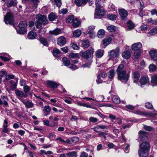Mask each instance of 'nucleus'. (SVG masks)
Instances as JSON below:
<instances>
[{
	"mask_svg": "<svg viewBox=\"0 0 157 157\" xmlns=\"http://www.w3.org/2000/svg\"><path fill=\"white\" fill-rule=\"evenodd\" d=\"M99 1H96L95 2L96 6L95 10L97 11L95 13V16L94 17L95 18H101L104 15L105 11L102 9H101L102 7Z\"/></svg>",
	"mask_w": 157,
	"mask_h": 157,
	"instance_id": "obj_1",
	"label": "nucleus"
},
{
	"mask_svg": "<svg viewBox=\"0 0 157 157\" xmlns=\"http://www.w3.org/2000/svg\"><path fill=\"white\" fill-rule=\"evenodd\" d=\"M94 49L92 47H90L89 49L85 51H81L79 54L84 59L87 60L92 59L93 55L94 52Z\"/></svg>",
	"mask_w": 157,
	"mask_h": 157,
	"instance_id": "obj_2",
	"label": "nucleus"
},
{
	"mask_svg": "<svg viewBox=\"0 0 157 157\" xmlns=\"http://www.w3.org/2000/svg\"><path fill=\"white\" fill-rule=\"evenodd\" d=\"M117 74L118 79L122 82L126 83L128 82L130 76L129 74L127 73L126 71H124Z\"/></svg>",
	"mask_w": 157,
	"mask_h": 157,
	"instance_id": "obj_3",
	"label": "nucleus"
},
{
	"mask_svg": "<svg viewBox=\"0 0 157 157\" xmlns=\"http://www.w3.org/2000/svg\"><path fill=\"white\" fill-rule=\"evenodd\" d=\"M4 21L6 24H9L14 25V21L13 15L10 13H8L4 16Z\"/></svg>",
	"mask_w": 157,
	"mask_h": 157,
	"instance_id": "obj_4",
	"label": "nucleus"
},
{
	"mask_svg": "<svg viewBox=\"0 0 157 157\" xmlns=\"http://www.w3.org/2000/svg\"><path fill=\"white\" fill-rule=\"evenodd\" d=\"M118 12L121 20L124 21H126L128 19L127 17L128 13L127 11L124 9H121L119 10Z\"/></svg>",
	"mask_w": 157,
	"mask_h": 157,
	"instance_id": "obj_5",
	"label": "nucleus"
},
{
	"mask_svg": "<svg viewBox=\"0 0 157 157\" xmlns=\"http://www.w3.org/2000/svg\"><path fill=\"white\" fill-rule=\"evenodd\" d=\"M37 20L41 23L43 25H45L48 23L46 16L39 14L37 16Z\"/></svg>",
	"mask_w": 157,
	"mask_h": 157,
	"instance_id": "obj_6",
	"label": "nucleus"
},
{
	"mask_svg": "<svg viewBox=\"0 0 157 157\" xmlns=\"http://www.w3.org/2000/svg\"><path fill=\"white\" fill-rule=\"evenodd\" d=\"M139 139L141 141L148 139V133L146 132L143 131H140L139 132Z\"/></svg>",
	"mask_w": 157,
	"mask_h": 157,
	"instance_id": "obj_7",
	"label": "nucleus"
},
{
	"mask_svg": "<svg viewBox=\"0 0 157 157\" xmlns=\"http://www.w3.org/2000/svg\"><path fill=\"white\" fill-rule=\"evenodd\" d=\"M140 147L139 150L149 151L150 149L149 143L147 141L143 142L140 144Z\"/></svg>",
	"mask_w": 157,
	"mask_h": 157,
	"instance_id": "obj_8",
	"label": "nucleus"
},
{
	"mask_svg": "<svg viewBox=\"0 0 157 157\" xmlns=\"http://www.w3.org/2000/svg\"><path fill=\"white\" fill-rule=\"evenodd\" d=\"M120 49L117 47L115 50H111L109 52V56L110 58L118 57L119 55Z\"/></svg>",
	"mask_w": 157,
	"mask_h": 157,
	"instance_id": "obj_9",
	"label": "nucleus"
},
{
	"mask_svg": "<svg viewBox=\"0 0 157 157\" xmlns=\"http://www.w3.org/2000/svg\"><path fill=\"white\" fill-rule=\"evenodd\" d=\"M149 54L151 58L154 61H157V51L155 49L151 50Z\"/></svg>",
	"mask_w": 157,
	"mask_h": 157,
	"instance_id": "obj_10",
	"label": "nucleus"
},
{
	"mask_svg": "<svg viewBox=\"0 0 157 157\" xmlns=\"http://www.w3.org/2000/svg\"><path fill=\"white\" fill-rule=\"evenodd\" d=\"M140 77V74L139 72L137 71H134L132 73V77L135 83H137Z\"/></svg>",
	"mask_w": 157,
	"mask_h": 157,
	"instance_id": "obj_11",
	"label": "nucleus"
},
{
	"mask_svg": "<svg viewBox=\"0 0 157 157\" xmlns=\"http://www.w3.org/2000/svg\"><path fill=\"white\" fill-rule=\"evenodd\" d=\"M46 84L48 87L53 89L57 88L59 86V84L58 83L55 82L51 81H47Z\"/></svg>",
	"mask_w": 157,
	"mask_h": 157,
	"instance_id": "obj_12",
	"label": "nucleus"
},
{
	"mask_svg": "<svg viewBox=\"0 0 157 157\" xmlns=\"http://www.w3.org/2000/svg\"><path fill=\"white\" fill-rule=\"evenodd\" d=\"M142 44L140 42H137L133 44L132 46V49L133 51H138L142 48Z\"/></svg>",
	"mask_w": 157,
	"mask_h": 157,
	"instance_id": "obj_13",
	"label": "nucleus"
},
{
	"mask_svg": "<svg viewBox=\"0 0 157 157\" xmlns=\"http://www.w3.org/2000/svg\"><path fill=\"white\" fill-rule=\"evenodd\" d=\"M58 45L60 46H63L66 43V39L63 36H60L59 37L57 40Z\"/></svg>",
	"mask_w": 157,
	"mask_h": 157,
	"instance_id": "obj_14",
	"label": "nucleus"
},
{
	"mask_svg": "<svg viewBox=\"0 0 157 157\" xmlns=\"http://www.w3.org/2000/svg\"><path fill=\"white\" fill-rule=\"evenodd\" d=\"M149 79L146 76H142L139 81L141 85H144L149 83Z\"/></svg>",
	"mask_w": 157,
	"mask_h": 157,
	"instance_id": "obj_15",
	"label": "nucleus"
},
{
	"mask_svg": "<svg viewBox=\"0 0 157 157\" xmlns=\"http://www.w3.org/2000/svg\"><path fill=\"white\" fill-rule=\"evenodd\" d=\"M15 93L18 98L22 97L26 98L28 96L27 94H25L23 91H20L18 90H15Z\"/></svg>",
	"mask_w": 157,
	"mask_h": 157,
	"instance_id": "obj_16",
	"label": "nucleus"
},
{
	"mask_svg": "<svg viewBox=\"0 0 157 157\" xmlns=\"http://www.w3.org/2000/svg\"><path fill=\"white\" fill-rule=\"evenodd\" d=\"M62 33L61 30L59 29H56L53 30L49 31V33L51 35H57Z\"/></svg>",
	"mask_w": 157,
	"mask_h": 157,
	"instance_id": "obj_17",
	"label": "nucleus"
},
{
	"mask_svg": "<svg viewBox=\"0 0 157 157\" xmlns=\"http://www.w3.org/2000/svg\"><path fill=\"white\" fill-rule=\"evenodd\" d=\"M149 151L139 150L138 154L140 157H146L148 154Z\"/></svg>",
	"mask_w": 157,
	"mask_h": 157,
	"instance_id": "obj_18",
	"label": "nucleus"
},
{
	"mask_svg": "<svg viewBox=\"0 0 157 157\" xmlns=\"http://www.w3.org/2000/svg\"><path fill=\"white\" fill-rule=\"evenodd\" d=\"M48 18L49 20L52 21L57 19L58 16L55 13L52 12L49 14Z\"/></svg>",
	"mask_w": 157,
	"mask_h": 157,
	"instance_id": "obj_19",
	"label": "nucleus"
},
{
	"mask_svg": "<svg viewBox=\"0 0 157 157\" xmlns=\"http://www.w3.org/2000/svg\"><path fill=\"white\" fill-rule=\"evenodd\" d=\"M81 43L82 47L85 48H88L90 45L89 41L87 39L82 40Z\"/></svg>",
	"mask_w": 157,
	"mask_h": 157,
	"instance_id": "obj_20",
	"label": "nucleus"
},
{
	"mask_svg": "<svg viewBox=\"0 0 157 157\" xmlns=\"http://www.w3.org/2000/svg\"><path fill=\"white\" fill-rule=\"evenodd\" d=\"M104 51L103 50L99 49L95 52V56L97 58H101L104 55Z\"/></svg>",
	"mask_w": 157,
	"mask_h": 157,
	"instance_id": "obj_21",
	"label": "nucleus"
},
{
	"mask_svg": "<svg viewBox=\"0 0 157 157\" xmlns=\"http://www.w3.org/2000/svg\"><path fill=\"white\" fill-rule=\"evenodd\" d=\"M135 113L141 115H144L146 116H152L153 115L151 113L142 112L139 110H136L135 111Z\"/></svg>",
	"mask_w": 157,
	"mask_h": 157,
	"instance_id": "obj_22",
	"label": "nucleus"
},
{
	"mask_svg": "<svg viewBox=\"0 0 157 157\" xmlns=\"http://www.w3.org/2000/svg\"><path fill=\"white\" fill-rule=\"evenodd\" d=\"M37 36V34L35 32L32 31H30L28 34L29 39H35Z\"/></svg>",
	"mask_w": 157,
	"mask_h": 157,
	"instance_id": "obj_23",
	"label": "nucleus"
},
{
	"mask_svg": "<svg viewBox=\"0 0 157 157\" xmlns=\"http://www.w3.org/2000/svg\"><path fill=\"white\" fill-rule=\"evenodd\" d=\"M113 102L116 104H119L121 102L120 98L117 95H114L112 98Z\"/></svg>",
	"mask_w": 157,
	"mask_h": 157,
	"instance_id": "obj_24",
	"label": "nucleus"
},
{
	"mask_svg": "<svg viewBox=\"0 0 157 157\" xmlns=\"http://www.w3.org/2000/svg\"><path fill=\"white\" fill-rule=\"evenodd\" d=\"M122 56L126 59H129L131 56L130 52L128 51H125L122 53Z\"/></svg>",
	"mask_w": 157,
	"mask_h": 157,
	"instance_id": "obj_25",
	"label": "nucleus"
},
{
	"mask_svg": "<svg viewBox=\"0 0 157 157\" xmlns=\"http://www.w3.org/2000/svg\"><path fill=\"white\" fill-rule=\"evenodd\" d=\"M18 78L16 79V82H15L13 80H10V83L11 85L10 88L11 89L14 90L16 89L17 85L18 82Z\"/></svg>",
	"mask_w": 157,
	"mask_h": 157,
	"instance_id": "obj_26",
	"label": "nucleus"
},
{
	"mask_svg": "<svg viewBox=\"0 0 157 157\" xmlns=\"http://www.w3.org/2000/svg\"><path fill=\"white\" fill-rule=\"evenodd\" d=\"M157 33V26L152 29L147 33V36L149 37L154 36Z\"/></svg>",
	"mask_w": 157,
	"mask_h": 157,
	"instance_id": "obj_27",
	"label": "nucleus"
},
{
	"mask_svg": "<svg viewBox=\"0 0 157 157\" xmlns=\"http://www.w3.org/2000/svg\"><path fill=\"white\" fill-rule=\"evenodd\" d=\"M107 29L109 32H114L117 30L118 28L115 26L111 25L109 26Z\"/></svg>",
	"mask_w": 157,
	"mask_h": 157,
	"instance_id": "obj_28",
	"label": "nucleus"
},
{
	"mask_svg": "<svg viewBox=\"0 0 157 157\" xmlns=\"http://www.w3.org/2000/svg\"><path fill=\"white\" fill-rule=\"evenodd\" d=\"M88 1H75V3L78 6H80L85 5L87 2Z\"/></svg>",
	"mask_w": 157,
	"mask_h": 157,
	"instance_id": "obj_29",
	"label": "nucleus"
},
{
	"mask_svg": "<svg viewBox=\"0 0 157 157\" xmlns=\"http://www.w3.org/2000/svg\"><path fill=\"white\" fill-rule=\"evenodd\" d=\"M124 65L123 64H120L117 67L116 70L117 74L122 73L124 71H126L125 70H124Z\"/></svg>",
	"mask_w": 157,
	"mask_h": 157,
	"instance_id": "obj_30",
	"label": "nucleus"
},
{
	"mask_svg": "<svg viewBox=\"0 0 157 157\" xmlns=\"http://www.w3.org/2000/svg\"><path fill=\"white\" fill-rule=\"evenodd\" d=\"M39 40L44 46H47L48 44L47 40L45 38L42 36L40 37Z\"/></svg>",
	"mask_w": 157,
	"mask_h": 157,
	"instance_id": "obj_31",
	"label": "nucleus"
},
{
	"mask_svg": "<svg viewBox=\"0 0 157 157\" xmlns=\"http://www.w3.org/2000/svg\"><path fill=\"white\" fill-rule=\"evenodd\" d=\"M111 40L112 39L110 37H108L102 40V42L104 45L106 46L110 43Z\"/></svg>",
	"mask_w": 157,
	"mask_h": 157,
	"instance_id": "obj_32",
	"label": "nucleus"
},
{
	"mask_svg": "<svg viewBox=\"0 0 157 157\" xmlns=\"http://www.w3.org/2000/svg\"><path fill=\"white\" fill-rule=\"evenodd\" d=\"M17 4V2L14 1H8L6 2V6L7 7H9L12 6H15Z\"/></svg>",
	"mask_w": 157,
	"mask_h": 157,
	"instance_id": "obj_33",
	"label": "nucleus"
},
{
	"mask_svg": "<svg viewBox=\"0 0 157 157\" xmlns=\"http://www.w3.org/2000/svg\"><path fill=\"white\" fill-rule=\"evenodd\" d=\"M62 61L65 66H68L70 65V60L67 58L63 57L62 59Z\"/></svg>",
	"mask_w": 157,
	"mask_h": 157,
	"instance_id": "obj_34",
	"label": "nucleus"
},
{
	"mask_svg": "<svg viewBox=\"0 0 157 157\" xmlns=\"http://www.w3.org/2000/svg\"><path fill=\"white\" fill-rule=\"evenodd\" d=\"M27 24L26 21H22L20 22L19 24V27L20 29H26Z\"/></svg>",
	"mask_w": 157,
	"mask_h": 157,
	"instance_id": "obj_35",
	"label": "nucleus"
},
{
	"mask_svg": "<svg viewBox=\"0 0 157 157\" xmlns=\"http://www.w3.org/2000/svg\"><path fill=\"white\" fill-rule=\"evenodd\" d=\"M127 23L129 30H132L134 28L135 25L131 21H128Z\"/></svg>",
	"mask_w": 157,
	"mask_h": 157,
	"instance_id": "obj_36",
	"label": "nucleus"
},
{
	"mask_svg": "<svg viewBox=\"0 0 157 157\" xmlns=\"http://www.w3.org/2000/svg\"><path fill=\"white\" fill-rule=\"evenodd\" d=\"M105 31L103 29H100L98 32L97 36L99 38H103L105 35Z\"/></svg>",
	"mask_w": 157,
	"mask_h": 157,
	"instance_id": "obj_37",
	"label": "nucleus"
},
{
	"mask_svg": "<svg viewBox=\"0 0 157 157\" xmlns=\"http://www.w3.org/2000/svg\"><path fill=\"white\" fill-rule=\"evenodd\" d=\"M72 25L74 28L78 27L80 25V23L79 21L76 18L74 19L72 21Z\"/></svg>",
	"mask_w": 157,
	"mask_h": 157,
	"instance_id": "obj_38",
	"label": "nucleus"
},
{
	"mask_svg": "<svg viewBox=\"0 0 157 157\" xmlns=\"http://www.w3.org/2000/svg\"><path fill=\"white\" fill-rule=\"evenodd\" d=\"M79 55L78 53H69L68 57L70 58L77 59L79 57Z\"/></svg>",
	"mask_w": 157,
	"mask_h": 157,
	"instance_id": "obj_39",
	"label": "nucleus"
},
{
	"mask_svg": "<svg viewBox=\"0 0 157 157\" xmlns=\"http://www.w3.org/2000/svg\"><path fill=\"white\" fill-rule=\"evenodd\" d=\"M66 155L69 157H77L78 156L77 152L75 151L67 153Z\"/></svg>",
	"mask_w": 157,
	"mask_h": 157,
	"instance_id": "obj_40",
	"label": "nucleus"
},
{
	"mask_svg": "<svg viewBox=\"0 0 157 157\" xmlns=\"http://www.w3.org/2000/svg\"><path fill=\"white\" fill-rule=\"evenodd\" d=\"M53 51V54L55 56H59L61 54L60 51L58 49H54Z\"/></svg>",
	"mask_w": 157,
	"mask_h": 157,
	"instance_id": "obj_41",
	"label": "nucleus"
},
{
	"mask_svg": "<svg viewBox=\"0 0 157 157\" xmlns=\"http://www.w3.org/2000/svg\"><path fill=\"white\" fill-rule=\"evenodd\" d=\"M107 17V18L110 20L112 21L115 20L117 18V16L115 14H108Z\"/></svg>",
	"mask_w": 157,
	"mask_h": 157,
	"instance_id": "obj_42",
	"label": "nucleus"
},
{
	"mask_svg": "<svg viewBox=\"0 0 157 157\" xmlns=\"http://www.w3.org/2000/svg\"><path fill=\"white\" fill-rule=\"evenodd\" d=\"M81 34V32L79 29L76 30L73 33V36L76 37H79Z\"/></svg>",
	"mask_w": 157,
	"mask_h": 157,
	"instance_id": "obj_43",
	"label": "nucleus"
},
{
	"mask_svg": "<svg viewBox=\"0 0 157 157\" xmlns=\"http://www.w3.org/2000/svg\"><path fill=\"white\" fill-rule=\"evenodd\" d=\"M25 105V107L27 108H32L34 106L33 104L29 101H26Z\"/></svg>",
	"mask_w": 157,
	"mask_h": 157,
	"instance_id": "obj_44",
	"label": "nucleus"
},
{
	"mask_svg": "<svg viewBox=\"0 0 157 157\" xmlns=\"http://www.w3.org/2000/svg\"><path fill=\"white\" fill-rule=\"evenodd\" d=\"M15 75L12 74L6 75L5 77V79L9 80L12 79H13L15 78Z\"/></svg>",
	"mask_w": 157,
	"mask_h": 157,
	"instance_id": "obj_45",
	"label": "nucleus"
},
{
	"mask_svg": "<svg viewBox=\"0 0 157 157\" xmlns=\"http://www.w3.org/2000/svg\"><path fill=\"white\" fill-rule=\"evenodd\" d=\"M115 73L113 70L109 71V72L108 77L110 79H113L115 75Z\"/></svg>",
	"mask_w": 157,
	"mask_h": 157,
	"instance_id": "obj_46",
	"label": "nucleus"
},
{
	"mask_svg": "<svg viewBox=\"0 0 157 157\" xmlns=\"http://www.w3.org/2000/svg\"><path fill=\"white\" fill-rule=\"evenodd\" d=\"M74 17L73 16H69L66 19V21L67 23H71L73 21Z\"/></svg>",
	"mask_w": 157,
	"mask_h": 157,
	"instance_id": "obj_47",
	"label": "nucleus"
},
{
	"mask_svg": "<svg viewBox=\"0 0 157 157\" xmlns=\"http://www.w3.org/2000/svg\"><path fill=\"white\" fill-rule=\"evenodd\" d=\"M140 4L141 6H140V8L139 9L140 12L138 14L140 17H143V16H144L143 13V10L144 7L143 4L142 5L141 4V2H140Z\"/></svg>",
	"mask_w": 157,
	"mask_h": 157,
	"instance_id": "obj_48",
	"label": "nucleus"
},
{
	"mask_svg": "<svg viewBox=\"0 0 157 157\" xmlns=\"http://www.w3.org/2000/svg\"><path fill=\"white\" fill-rule=\"evenodd\" d=\"M42 24L41 23L40 21H39L37 20H36L35 23V25L36 27L39 29H41Z\"/></svg>",
	"mask_w": 157,
	"mask_h": 157,
	"instance_id": "obj_49",
	"label": "nucleus"
},
{
	"mask_svg": "<svg viewBox=\"0 0 157 157\" xmlns=\"http://www.w3.org/2000/svg\"><path fill=\"white\" fill-rule=\"evenodd\" d=\"M52 4L56 5L58 7H60L61 5V1H52Z\"/></svg>",
	"mask_w": 157,
	"mask_h": 157,
	"instance_id": "obj_50",
	"label": "nucleus"
},
{
	"mask_svg": "<svg viewBox=\"0 0 157 157\" xmlns=\"http://www.w3.org/2000/svg\"><path fill=\"white\" fill-rule=\"evenodd\" d=\"M145 106L147 109H152L153 106L152 104L149 102H147L145 104Z\"/></svg>",
	"mask_w": 157,
	"mask_h": 157,
	"instance_id": "obj_51",
	"label": "nucleus"
},
{
	"mask_svg": "<svg viewBox=\"0 0 157 157\" xmlns=\"http://www.w3.org/2000/svg\"><path fill=\"white\" fill-rule=\"evenodd\" d=\"M30 1V3L31 4L33 5L34 8H36L38 5V1Z\"/></svg>",
	"mask_w": 157,
	"mask_h": 157,
	"instance_id": "obj_52",
	"label": "nucleus"
},
{
	"mask_svg": "<svg viewBox=\"0 0 157 157\" xmlns=\"http://www.w3.org/2000/svg\"><path fill=\"white\" fill-rule=\"evenodd\" d=\"M70 45L71 47L74 50H78L79 48V46L74 43H71Z\"/></svg>",
	"mask_w": 157,
	"mask_h": 157,
	"instance_id": "obj_53",
	"label": "nucleus"
},
{
	"mask_svg": "<svg viewBox=\"0 0 157 157\" xmlns=\"http://www.w3.org/2000/svg\"><path fill=\"white\" fill-rule=\"evenodd\" d=\"M27 31L26 29H20L19 30H17V32L20 34H24L27 32Z\"/></svg>",
	"mask_w": 157,
	"mask_h": 157,
	"instance_id": "obj_54",
	"label": "nucleus"
},
{
	"mask_svg": "<svg viewBox=\"0 0 157 157\" xmlns=\"http://www.w3.org/2000/svg\"><path fill=\"white\" fill-rule=\"evenodd\" d=\"M151 82L152 83L157 84V75H154L151 77Z\"/></svg>",
	"mask_w": 157,
	"mask_h": 157,
	"instance_id": "obj_55",
	"label": "nucleus"
},
{
	"mask_svg": "<svg viewBox=\"0 0 157 157\" xmlns=\"http://www.w3.org/2000/svg\"><path fill=\"white\" fill-rule=\"evenodd\" d=\"M149 70L150 71H154L156 69V66L154 64H151L149 66Z\"/></svg>",
	"mask_w": 157,
	"mask_h": 157,
	"instance_id": "obj_56",
	"label": "nucleus"
},
{
	"mask_svg": "<svg viewBox=\"0 0 157 157\" xmlns=\"http://www.w3.org/2000/svg\"><path fill=\"white\" fill-rule=\"evenodd\" d=\"M107 135V133L102 132H100L98 134V136H102L105 140L106 138V135Z\"/></svg>",
	"mask_w": 157,
	"mask_h": 157,
	"instance_id": "obj_57",
	"label": "nucleus"
},
{
	"mask_svg": "<svg viewBox=\"0 0 157 157\" xmlns=\"http://www.w3.org/2000/svg\"><path fill=\"white\" fill-rule=\"evenodd\" d=\"M144 128L146 131L150 132L152 131L153 128L151 126L144 125Z\"/></svg>",
	"mask_w": 157,
	"mask_h": 157,
	"instance_id": "obj_58",
	"label": "nucleus"
},
{
	"mask_svg": "<svg viewBox=\"0 0 157 157\" xmlns=\"http://www.w3.org/2000/svg\"><path fill=\"white\" fill-rule=\"evenodd\" d=\"M2 98L4 100L3 101V105L5 106L8 105V103L7 102L8 98L6 96H3L2 97Z\"/></svg>",
	"mask_w": 157,
	"mask_h": 157,
	"instance_id": "obj_59",
	"label": "nucleus"
},
{
	"mask_svg": "<svg viewBox=\"0 0 157 157\" xmlns=\"http://www.w3.org/2000/svg\"><path fill=\"white\" fill-rule=\"evenodd\" d=\"M100 78V74H98L97 76V79L96 80V82L97 84H99L102 83V80Z\"/></svg>",
	"mask_w": 157,
	"mask_h": 157,
	"instance_id": "obj_60",
	"label": "nucleus"
},
{
	"mask_svg": "<svg viewBox=\"0 0 157 157\" xmlns=\"http://www.w3.org/2000/svg\"><path fill=\"white\" fill-rule=\"evenodd\" d=\"M71 140L72 142L73 143H76L79 141V138L78 137L74 136L72 137L71 138Z\"/></svg>",
	"mask_w": 157,
	"mask_h": 157,
	"instance_id": "obj_61",
	"label": "nucleus"
},
{
	"mask_svg": "<svg viewBox=\"0 0 157 157\" xmlns=\"http://www.w3.org/2000/svg\"><path fill=\"white\" fill-rule=\"evenodd\" d=\"M125 107L127 109L131 110H133L135 108V106L130 105H127L125 106Z\"/></svg>",
	"mask_w": 157,
	"mask_h": 157,
	"instance_id": "obj_62",
	"label": "nucleus"
},
{
	"mask_svg": "<svg viewBox=\"0 0 157 157\" xmlns=\"http://www.w3.org/2000/svg\"><path fill=\"white\" fill-rule=\"evenodd\" d=\"M23 89L24 92L25 93H28L29 91L30 90V88L27 85H25V86H24L23 87Z\"/></svg>",
	"mask_w": 157,
	"mask_h": 157,
	"instance_id": "obj_63",
	"label": "nucleus"
},
{
	"mask_svg": "<svg viewBox=\"0 0 157 157\" xmlns=\"http://www.w3.org/2000/svg\"><path fill=\"white\" fill-rule=\"evenodd\" d=\"M89 119L90 121L93 123H96L98 121L97 118L94 117H90L89 118Z\"/></svg>",
	"mask_w": 157,
	"mask_h": 157,
	"instance_id": "obj_64",
	"label": "nucleus"
}]
</instances>
